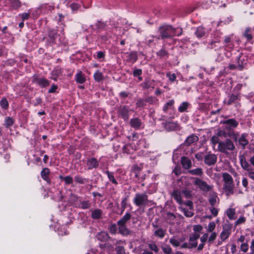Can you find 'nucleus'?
<instances>
[{
	"label": "nucleus",
	"mask_w": 254,
	"mask_h": 254,
	"mask_svg": "<svg viewBox=\"0 0 254 254\" xmlns=\"http://www.w3.org/2000/svg\"><path fill=\"white\" fill-rule=\"evenodd\" d=\"M182 28H174L169 25H163L159 27L158 32L159 35L156 36L157 39L172 38L174 36H180L182 34Z\"/></svg>",
	"instance_id": "f257e3e1"
},
{
	"label": "nucleus",
	"mask_w": 254,
	"mask_h": 254,
	"mask_svg": "<svg viewBox=\"0 0 254 254\" xmlns=\"http://www.w3.org/2000/svg\"><path fill=\"white\" fill-rule=\"evenodd\" d=\"M235 149L233 142L230 139H227L224 141L219 142L218 150L225 154L227 156H229L231 152Z\"/></svg>",
	"instance_id": "f03ea898"
},
{
	"label": "nucleus",
	"mask_w": 254,
	"mask_h": 254,
	"mask_svg": "<svg viewBox=\"0 0 254 254\" xmlns=\"http://www.w3.org/2000/svg\"><path fill=\"white\" fill-rule=\"evenodd\" d=\"M193 184L194 185L196 186L198 188L203 191H211L213 186L208 185L207 183L198 178H193Z\"/></svg>",
	"instance_id": "7ed1b4c3"
},
{
	"label": "nucleus",
	"mask_w": 254,
	"mask_h": 254,
	"mask_svg": "<svg viewBox=\"0 0 254 254\" xmlns=\"http://www.w3.org/2000/svg\"><path fill=\"white\" fill-rule=\"evenodd\" d=\"M148 202V196L146 193H136L133 199V203L137 206L147 205Z\"/></svg>",
	"instance_id": "20e7f679"
},
{
	"label": "nucleus",
	"mask_w": 254,
	"mask_h": 254,
	"mask_svg": "<svg viewBox=\"0 0 254 254\" xmlns=\"http://www.w3.org/2000/svg\"><path fill=\"white\" fill-rule=\"evenodd\" d=\"M232 227L229 225H225L220 234L221 241L218 242V245H221L222 242L226 241L231 234Z\"/></svg>",
	"instance_id": "39448f33"
},
{
	"label": "nucleus",
	"mask_w": 254,
	"mask_h": 254,
	"mask_svg": "<svg viewBox=\"0 0 254 254\" xmlns=\"http://www.w3.org/2000/svg\"><path fill=\"white\" fill-rule=\"evenodd\" d=\"M129 123L130 126L135 129H139L144 127L143 123L138 118L131 119Z\"/></svg>",
	"instance_id": "423d86ee"
},
{
	"label": "nucleus",
	"mask_w": 254,
	"mask_h": 254,
	"mask_svg": "<svg viewBox=\"0 0 254 254\" xmlns=\"http://www.w3.org/2000/svg\"><path fill=\"white\" fill-rule=\"evenodd\" d=\"M130 110L129 108L126 106L121 107L119 109V115L124 119L125 121H127L129 118V112Z\"/></svg>",
	"instance_id": "0eeeda50"
},
{
	"label": "nucleus",
	"mask_w": 254,
	"mask_h": 254,
	"mask_svg": "<svg viewBox=\"0 0 254 254\" xmlns=\"http://www.w3.org/2000/svg\"><path fill=\"white\" fill-rule=\"evenodd\" d=\"M217 157L214 154H208L204 157V162L207 165H214L217 161Z\"/></svg>",
	"instance_id": "6e6552de"
},
{
	"label": "nucleus",
	"mask_w": 254,
	"mask_h": 254,
	"mask_svg": "<svg viewBox=\"0 0 254 254\" xmlns=\"http://www.w3.org/2000/svg\"><path fill=\"white\" fill-rule=\"evenodd\" d=\"M234 187V185L233 182L224 183L223 188L227 195H230L233 194Z\"/></svg>",
	"instance_id": "1a4fd4ad"
},
{
	"label": "nucleus",
	"mask_w": 254,
	"mask_h": 254,
	"mask_svg": "<svg viewBox=\"0 0 254 254\" xmlns=\"http://www.w3.org/2000/svg\"><path fill=\"white\" fill-rule=\"evenodd\" d=\"M223 124L227 125V129H231L236 128L239 125V122L234 119L226 120L223 122Z\"/></svg>",
	"instance_id": "9d476101"
},
{
	"label": "nucleus",
	"mask_w": 254,
	"mask_h": 254,
	"mask_svg": "<svg viewBox=\"0 0 254 254\" xmlns=\"http://www.w3.org/2000/svg\"><path fill=\"white\" fill-rule=\"evenodd\" d=\"M172 196L179 204L183 203V196L181 191L178 190H175L172 193Z\"/></svg>",
	"instance_id": "9b49d317"
},
{
	"label": "nucleus",
	"mask_w": 254,
	"mask_h": 254,
	"mask_svg": "<svg viewBox=\"0 0 254 254\" xmlns=\"http://www.w3.org/2000/svg\"><path fill=\"white\" fill-rule=\"evenodd\" d=\"M247 134L244 133L238 139L239 143L243 147V148H245L246 146L249 144V140L247 138Z\"/></svg>",
	"instance_id": "f8f14e48"
},
{
	"label": "nucleus",
	"mask_w": 254,
	"mask_h": 254,
	"mask_svg": "<svg viewBox=\"0 0 254 254\" xmlns=\"http://www.w3.org/2000/svg\"><path fill=\"white\" fill-rule=\"evenodd\" d=\"M184 239L179 238L176 236L171 237L169 240V243L174 247H178L180 246L181 243L183 242Z\"/></svg>",
	"instance_id": "ddd939ff"
},
{
	"label": "nucleus",
	"mask_w": 254,
	"mask_h": 254,
	"mask_svg": "<svg viewBox=\"0 0 254 254\" xmlns=\"http://www.w3.org/2000/svg\"><path fill=\"white\" fill-rule=\"evenodd\" d=\"M164 127L168 131L174 130L179 127L178 124L175 122H167L165 124Z\"/></svg>",
	"instance_id": "4468645a"
},
{
	"label": "nucleus",
	"mask_w": 254,
	"mask_h": 254,
	"mask_svg": "<svg viewBox=\"0 0 254 254\" xmlns=\"http://www.w3.org/2000/svg\"><path fill=\"white\" fill-rule=\"evenodd\" d=\"M239 100V97L238 95L231 94L228 97V99H225L224 102L228 105L235 103L237 100Z\"/></svg>",
	"instance_id": "2eb2a0df"
},
{
	"label": "nucleus",
	"mask_w": 254,
	"mask_h": 254,
	"mask_svg": "<svg viewBox=\"0 0 254 254\" xmlns=\"http://www.w3.org/2000/svg\"><path fill=\"white\" fill-rule=\"evenodd\" d=\"M198 140V137L196 135L192 134L187 137L185 141V144L187 145H190L192 143L196 142Z\"/></svg>",
	"instance_id": "dca6fc26"
},
{
	"label": "nucleus",
	"mask_w": 254,
	"mask_h": 254,
	"mask_svg": "<svg viewBox=\"0 0 254 254\" xmlns=\"http://www.w3.org/2000/svg\"><path fill=\"white\" fill-rule=\"evenodd\" d=\"M87 165L88 169L91 170L93 168H97L99 165V163L95 158H92L88 160Z\"/></svg>",
	"instance_id": "f3484780"
},
{
	"label": "nucleus",
	"mask_w": 254,
	"mask_h": 254,
	"mask_svg": "<svg viewBox=\"0 0 254 254\" xmlns=\"http://www.w3.org/2000/svg\"><path fill=\"white\" fill-rule=\"evenodd\" d=\"M157 229L154 231V236L159 238L162 239L164 237L166 234V230L161 228H158L157 226H154Z\"/></svg>",
	"instance_id": "a211bd4d"
},
{
	"label": "nucleus",
	"mask_w": 254,
	"mask_h": 254,
	"mask_svg": "<svg viewBox=\"0 0 254 254\" xmlns=\"http://www.w3.org/2000/svg\"><path fill=\"white\" fill-rule=\"evenodd\" d=\"M181 163L183 167L186 169H189L191 166L190 160L185 156L182 157Z\"/></svg>",
	"instance_id": "6ab92c4d"
},
{
	"label": "nucleus",
	"mask_w": 254,
	"mask_h": 254,
	"mask_svg": "<svg viewBox=\"0 0 254 254\" xmlns=\"http://www.w3.org/2000/svg\"><path fill=\"white\" fill-rule=\"evenodd\" d=\"M206 33V30L205 28L202 26H199L196 28V31L195 32V35L198 38H201L205 35Z\"/></svg>",
	"instance_id": "aec40b11"
},
{
	"label": "nucleus",
	"mask_w": 254,
	"mask_h": 254,
	"mask_svg": "<svg viewBox=\"0 0 254 254\" xmlns=\"http://www.w3.org/2000/svg\"><path fill=\"white\" fill-rule=\"evenodd\" d=\"M75 80L76 82L80 84H82L85 82V76L81 71H79L76 73L75 75Z\"/></svg>",
	"instance_id": "412c9836"
},
{
	"label": "nucleus",
	"mask_w": 254,
	"mask_h": 254,
	"mask_svg": "<svg viewBox=\"0 0 254 254\" xmlns=\"http://www.w3.org/2000/svg\"><path fill=\"white\" fill-rule=\"evenodd\" d=\"M119 232L123 235H128L130 234V231L125 224H118Z\"/></svg>",
	"instance_id": "4be33fe9"
},
{
	"label": "nucleus",
	"mask_w": 254,
	"mask_h": 254,
	"mask_svg": "<svg viewBox=\"0 0 254 254\" xmlns=\"http://www.w3.org/2000/svg\"><path fill=\"white\" fill-rule=\"evenodd\" d=\"M127 60L134 63L137 60V55L136 52H132L127 54Z\"/></svg>",
	"instance_id": "5701e85b"
},
{
	"label": "nucleus",
	"mask_w": 254,
	"mask_h": 254,
	"mask_svg": "<svg viewBox=\"0 0 254 254\" xmlns=\"http://www.w3.org/2000/svg\"><path fill=\"white\" fill-rule=\"evenodd\" d=\"M209 201L211 205H214L216 203V199L217 198V194L214 191H210Z\"/></svg>",
	"instance_id": "b1692460"
},
{
	"label": "nucleus",
	"mask_w": 254,
	"mask_h": 254,
	"mask_svg": "<svg viewBox=\"0 0 254 254\" xmlns=\"http://www.w3.org/2000/svg\"><path fill=\"white\" fill-rule=\"evenodd\" d=\"M243 35L248 41L251 40L253 39L252 29L250 27L246 28Z\"/></svg>",
	"instance_id": "393cba45"
},
{
	"label": "nucleus",
	"mask_w": 254,
	"mask_h": 254,
	"mask_svg": "<svg viewBox=\"0 0 254 254\" xmlns=\"http://www.w3.org/2000/svg\"><path fill=\"white\" fill-rule=\"evenodd\" d=\"M131 218V215L129 213H126V214L119 221H118V224H125L127 221H128Z\"/></svg>",
	"instance_id": "a878e982"
},
{
	"label": "nucleus",
	"mask_w": 254,
	"mask_h": 254,
	"mask_svg": "<svg viewBox=\"0 0 254 254\" xmlns=\"http://www.w3.org/2000/svg\"><path fill=\"white\" fill-rule=\"evenodd\" d=\"M189 173L191 175L198 176H201L203 175L202 169L200 168L190 170L189 171Z\"/></svg>",
	"instance_id": "bb28decb"
},
{
	"label": "nucleus",
	"mask_w": 254,
	"mask_h": 254,
	"mask_svg": "<svg viewBox=\"0 0 254 254\" xmlns=\"http://www.w3.org/2000/svg\"><path fill=\"white\" fill-rule=\"evenodd\" d=\"M240 162L242 167L248 171L251 170L249 168L250 165L249 163L246 161L245 158L244 157H241Z\"/></svg>",
	"instance_id": "cd10ccee"
},
{
	"label": "nucleus",
	"mask_w": 254,
	"mask_h": 254,
	"mask_svg": "<svg viewBox=\"0 0 254 254\" xmlns=\"http://www.w3.org/2000/svg\"><path fill=\"white\" fill-rule=\"evenodd\" d=\"M50 173V170L48 168H44L41 171V175L42 178L46 181L49 180V174Z\"/></svg>",
	"instance_id": "c85d7f7f"
},
{
	"label": "nucleus",
	"mask_w": 254,
	"mask_h": 254,
	"mask_svg": "<svg viewBox=\"0 0 254 254\" xmlns=\"http://www.w3.org/2000/svg\"><path fill=\"white\" fill-rule=\"evenodd\" d=\"M37 83L41 87H46L49 86L50 84L49 81L44 78H40L38 79Z\"/></svg>",
	"instance_id": "c756f323"
},
{
	"label": "nucleus",
	"mask_w": 254,
	"mask_h": 254,
	"mask_svg": "<svg viewBox=\"0 0 254 254\" xmlns=\"http://www.w3.org/2000/svg\"><path fill=\"white\" fill-rule=\"evenodd\" d=\"M154 80L150 79H146L145 81L142 84V87L145 89H148L150 87H153Z\"/></svg>",
	"instance_id": "7c9ffc66"
},
{
	"label": "nucleus",
	"mask_w": 254,
	"mask_h": 254,
	"mask_svg": "<svg viewBox=\"0 0 254 254\" xmlns=\"http://www.w3.org/2000/svg\"><path fill=\"white\" fill-rule=\"evenodd\" d=\"M106 174L107 175L109 180L113 184L117 185L118 183L115 179L114 174L113 172H110L108 171H106Z\"/></svg>",
	"instance_id": "2f4dec72"
},
{
	"label": "nucleus",
	"mask_w": 254,
	"mask_h": 254,
	"mask_svg": "<svg viewBox=\"0 0 254 254\" xmlns=\"http://www.w3.org/2000/svg\"><path fill=\"white\" fill-rule=\"evenodd\" d=\"M94 78L96 81L100 82L103 79V75L102 72L97 70L94 74Z\"/></svg>",
	"instance_id": "473e14b6"
},
{
	"label": "nucleus",
	"mask_w": 254,
	"mask_h": 254,
	"mask_svg": "<svg viewBox=\"0 0 254 254\" xmlns=\"http://www.w3.org/2000/svg\"><path fill=\"white\" fill-rule=\"evenodd\" d=\"M102 211L100 209H96L92 211L91 217L93 219H97L100 217Z\"/></svg>",
	"instance_id": "72a5a7b5"
},
{
	"label": "nucleus",
	"mask_w": 254,
	"mask_h": 254,
	"mask_svg": "<svg viewBox=\"0 0 254 254\" xmlns=\"http://www.w3.org/2000/svg\"><path fill=\"white\" fill-rule=\"evenodd\" d=\"M223 180L224 183L233 182L232 176L227 173H224L222 175Z\"/></svg>",
	"instance_id": "f704fd0d"
},
{
	"label": "nucleus",
	"mask_w": 254,
	"mask_h": 254,
	"mask_svg": "<svg viewBox=\"0 0 254 254\" xmlns=\"http://www.w3.org/2000/svg\"><path fill=\"white\" fill-rule=\"evenodd\" d=\"M162 250L165 254H173V251L169 245H166L162 247Z\"/></svg>",
	"instance_id": "c9c22d12"
},
{
	"label": "nucleus",
	"mask_w": 254,
	"mask_h": 254,
	"mask_svg": "<svg viewBox=\"0 0 254 254\" xmlns=\"http://www.w3.org/2000/svg\"><path fill=\"white\" fill-rule=\"evenodd\" d=\"M189 106V103L185 102L181 104L178 108V110L180 112L183 113L185 112Z\"/></svg>",
	"instance_id": "e433bc0d"
},
{
	"label": "nucleus",
	"mask_w": 254,
	"mask_h": 254,
	"mask_svg": "<svg viewBox=\"0 0 254 254\" xmlns=\"http://www.w3.org/2000/svg\"><path fill=\"white\" fill-rule=\"evenodd\" d=\"M181 209L186 217H191L193 215V213L190 210H188V209L183 207H181Z\"/></svg>",
	"instance_id": "4c0bfd02"
},
{
	"label": "nucleus",
	"mask_w": 254,
	"mask_h": 254,
	"mask_svg": "<svg viewBox=\"0 0 254 254\" xmlns=\"http://www.w3.org/2000/svg\"><path fill=\"white\" fill-rule=\"evenodd\" d=\"M235 210L233 208H229L227 211V215L230 219H234Z\"/></svg>",
	"instance_id": "58836bf2"
},
{
	"label": "nucleus",
	"mask_w": 254,
	"mask_h": 254,
	"mask_svg": "<svg viewBox=\"0 0 254 254\" xmlns=\"http://www.w3.org/2000/svg\"><path fill=\"white\" fill-rule=\"evenodd\" d=\"M128 199V196L124 197L121 202V213H122L125 210L127 206V201Z\"/></svg>",
	"instance_id": "ea45409f"
},
{
	"label": "nucleus",
	"mask_w": 254,
	"mask_h": 254,
	"mask_svg": "<svg viewBox=\"0 0 254 254\" xmlns=\"http://www.w3.org/2000/svg\"><path fill=\"white\" fill-rule=\"evenodd\" d=\"M215 227H216L215 223L213 221H212V222H210L208 224L207 227H206V229H207V232H213V231L215 229Z\"/></svg>",
	"instance_id": "a19ab883"
},
{
	"label": "nucleus",
	"mask_w": 254,
	"mask_h": 254,
	"mask_svg": "<svg viewBox=\"0 0 254 254\" xmlns=\"http://www.w3.org/2000/svg\"><path fill=\"white\" fill-rule=\"evenodd\" d=\"M9 1L11 6L14 8H18L21 6V2L19 0H9Z\"/></svg>",
	"instance_id": "79ce46f5"
},
{
	"label": "nucleus",
	"mask_w": 254,
	"mask_h": 254,
	"mask_svg": "<svg viewBox=\"0 0 254 254\" xmlns=\"http://www.w3.org/2000/svg\"><path fill=\"white\" fill-rule=\"evenodd\" d=\"M61 71L60 69H57L52 71L51 78L54 80H56L58 77L60 75Z\"/></svg>",
	"instance_id": "37998d69"
},
{
	"label": "nucleus",
	"mask_w": 254,
	"mask_h": 254,
	"mask_svg": "<svg viewBox=\"0 0 254 254\" xmlns=\"http://www.w3.org/2000/svg\"><path fill=\"white\" fill-rule=\"evenodd\" d=\"M181 192L182 193L183 197H185L186 198H190L191 196V192L189 190H184Z\"/></svg>",
	"instance_id": "c03bdc74"
},
{
	"label": "nucleus",
	"mask_w": 254,
	"mask_h": 254,
	"mask_svg": "<svg viewBox=\"0 0 254 254\" xmlns=\"http://www.w3.org/2000/svg\"><path fill=\"white\" fill-rule=\"evenodd\" d=\"M61 178H62L64 181L65 182V183L66 185H69L73 183V179L71 177L67 176L64 177H63L62 176L60 177Z\"/></svg>",
	"instance_id": "a18cd8bd"
},
{
	"label": "nucleus",
	"mask_w": 254,
	"mask_h": 254,
	"mask_svg": "<svg viewBox=\"0 0 254 254\" xmlns=\"http://www.w3.org/2000/svg\"><path fill=\"white\" fill-rule=\"evenodd\" d=\"M13 123H14V121L12 118H11L10 117H7V118L5 119V125L7 127H9L12 126L13 125Z\"/></svg>",
	"instance_id": "49530a36"
},
{
	"label": "nucleus",
	"mask_w": 254,
	"mask_h": 254,
	"mask_svg": "<svg viewBox=\"0 0 254 254\" xmlns=\"http://www.w3.org/2000/svg\"><path fill=\"white\" fill-rule=\"evenodd\" d=\"M219 139L218 137L216 135H213L210 139V142L213 145V147L215 146V145L217 143L219 144V142L220 141H219Z\"/></svg>",
	"instance_id": "de8ad7c7"
},
{
	"label": "nucleus",
	"mask_w": 254,
	"mask_h": 254,
	"mask_svg": "<svg viewBox=\"0 0 254 254\" xmlns=\"http://www.w3.org/2000/svg\"><path fill=\"white\" fill-rule=\"evenodd\" d=\"M148 246L151 250L154 251L155 253H158L159 249H158L157 246L155 244H154V243L149 244L148 245Z\"/></svg>",
	"instance_id": "09e8293b"
},
{
	"label": "nucleus",
	"mask_w": 254,
	"mask_h": 254,
	"mask_svg": "<svg viewBox=\"0 0 254 254\" xmlns=\"http://www.w3.org/2000/svg\"><path fill=\"white\" fill-rule=\"evenodd\" d=\"M200 235L198 233H194L190 237V241L196 242V241L199 238Z\"/></svg>",
	"instance_id": "8fccbe9b"
},
{
	"label": "nucleus",
	"mask_w": 254,
	"mask_h": 254,
	"mask_svg": "<svg viewBox=\"0 0 254 254\" xmlns=\"http://www.w3.org/2000/svg\"><path fill=\"white\" fill-rule=\"evenodd\" d=\"M75 181L76 183L83 184L85 183L86 179L84 178H82L81 177L79 176H76L74 177Z\"/></svg>",
	"instance_id": "3c124183"
},
{
	"label": "nucleus",
	"mask_w": 254,
	"mask_h": 254,
	"mask_svg": "<svg viewBox=\"0 0 254 254\" xmlns=\"http://www.w3.org/2000/svg\"><path fill=\"white\" fill-rule=\"evenodd\" d=\"M174 103V101L172 100L169 102H167L163 107V111L166 112L167 110L172 107Z\"/></svg>",
	"instance_id": "603ef678"
},
{
	"label": "nucleus",
	"mask_w": 254,
	"mask_h": 254,
	"mask_svg": "<svg viewBox=\"0 0 254 254\" xmlns=\"http://www.w3.org/2000/svg\"><path fill=\"white\" fill-rule=\"evenodd\" d=\"M203 229V227L200 225H194L193 226V230L194 233H198L200 232Z\"/></svg>",
	"instance_id": "864d4df0"
},
{
	"label": "nucleus",
	"mask_w": 254,
	"mask_h": 254,
	"mask_svg": "<svg viewBox=\"0 0 254 254\" xmlns=\"http://www.w3.org/2000/svg\"><path fill=\"white\" fill-rule=\"evenodd\" d=\"M241 251L246 253L249 249V245L247 243H243L240 247Z\"/></svg>",
	"instance_id": "5fc2aeb1"
},
{
	"label": "nucleus",
	"mask_w": 254,
	"mask_h": 254,
	"mask_svg": "<svg viewBox=\"0 0 254 254\" xmlns=\"http://www.w3.org/2000/svg\"><path fill=\"white\" fill-rule=\"evenodd\" d=\"M1 107L2 108L6 109L8 106V103L6 99H2L0 102Z\"/></svg>",
	"instance_id": "6e6d98bb"
},
{
	"label": "nucleus",
	"mask_w": 254,
	"mask_h": 254,
	"mask_svg": "<svg viewBox=\"0 0 254 254\" xmlns=\"http://www.w3.org/2000/svg\"><path fill=\"white\" fill-rule=\"evenodd\" d=\"M211 234L209 237H208V240L209 242H212L214 240H215L217 237V234L216 232H211Z\"/></svg>",
	"instance_id": "4d7b16f0"
},
{
	"label": "nucleus",
	"mask_w": 254,
	"mask_h": 254,
	"mask_svg": "<svg viewBox=\"0 0 254 254\" xmlns=\"http://www.w3.org/2000/svg\"><path fill=\"white\" fill-rule=\"evenodd\" d=\"M116 251L117 254H124L125 253L124 247L122 246L117 247L116 248Z\"/></svg>",
	"instance_id": "13d9d810"
},
{
	"label": "nucleus",
	"mask_w": 254,
	"mask_h": 254,
	"mask_svg": "<svg viewBox=\"0 0 254 254\" xmlns=\"http://www.w3.org/2000/svg\"><path fill=\"white\" fill-rule=\"evenodd\" d=\"M154 38H155V37L152 35H150V36H148L146 37L145 38L146 43L148 44H151V43H152L154 41Z\"/></svg>",
	"instance_id": "bf43d9fd"
},
{
	"label": "nucleus",
	"mask_w": 254,
	"mask_h": 254,
	"mask_svg": "<svg viewBox=\"0 0 254 254\" xmlns=\"http://www.w3.org/2000/svg\"><path fill=\"white\" fill-rule=\"evenodd\" d=\"M80 206L82 209H87L90 206V205L88 202L84 201L80 203Z\"/></svg>",
	"instance_id": "052dcab7"
},
{
	"label": "nucleus",
	"mask_w": 254,
	"mask_h": 254,
	"mask_svg": "<svg viewBox=\"0 0 254 254\" xmlns=\"http://www.w3.org/2000/svg\"><path fill=\"white\" fill-rule=\"evenodd\" d=\"M146 101L144 100H139L136 102L137 107H142L145 106Z\"/></svg>",
	"instance_id": "680f3d73"
},
{
	"label": "nucleus",
	"mask_w": 254,
	"mask_h": 254,
	"mask_svg": "<svg viewBox=\"0 0 254 254\" xmlns=\"http://www.w3.org/2000/svg\"><path fill=\"white\" fill-rule=\"evenodd\" d=\"M142 74V70L141 69H135L133 71V75L134 77L140 76Z\"/></svg>",
	"instance_id": "e2e57ef3"
},
{
	"label": "nucleus",
	"mask_w": 254,
	"mask_h": 254,
	"mask_svg": "<svg viewBox=\"0 0 254 254\" xmlns=\"http://www.w3.org/2000/svg\"><path fill=\"white\" fill-rule=\"evenodd\" d=\"M208 240V234H204L200 238V241L201 243L205 244Z\"/></svg>",
	"instance_id": "0e129e2a"
},
{
	"label": "nucleus",
	"mask_w": 254,
	"mask_h": 254,
	"mask_svg": "<svg viewBox=\"0 0 254 254\" xmlns=\"http://www.w3.org/2000/svg\"><path fill=\"white\" fill-rule=\"evenodd\" d=\"M167 76L168 77L169 80L172 82L174 81L176 79V76L175 73L168 74Z\"/></svg>",
	"instance_id": "69168bd1"
},
{
	"label": "nucleus",
	"mask_w": 254,
	"mask_h": 254,
	"mask_svg": "<svg viewBox=\"0 0 254 254\" xmlns=\"http://www.w3.org/2000/svg\"><path fill=\"white\" fill-rule=\"evenodd\" d=\"M109 230H110V232L112 234H115L117 231V227H116V225L114 224V225H111L109 228Z\"/></svg>",
	"instance_id": "338daca9"
},
{
	"label": "nucleus",
	"mask_w": 254,
	"mask_h": 254,
	"mask_svg": "<svg viewBox=\"0 0 254 254\" xmlns=\"http://www.w3.org/2000/svg\"><path fill=\"white\" fill-rule=\"evenodd\" d=\"M246 219L244 217H240L238 218V219L236 221V225H239L240 224L243 223L245 222Z\"/></svg>",
	"instance_id": "774afa93"
}]
</instances>
